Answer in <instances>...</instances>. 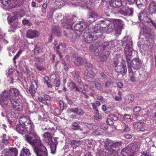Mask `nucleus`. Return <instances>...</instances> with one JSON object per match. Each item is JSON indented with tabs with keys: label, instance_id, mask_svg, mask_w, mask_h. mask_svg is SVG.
<instances>
[{
	"label": "nucleus",
	"instance_id": "nucleus-45",
	"mask_svg": "<svg viewBox=\"0 0 156 156\" xmlns=\"http://www.w3.org/2000/svg\"><path fill=\"white\" fill-rule=\"evenodd\" d=\"M107 57L106 55H101L100 57V60L101 62H103L106 61L107 59Z\"/></svg>",
	"mask_w": 156,
	"mask_h": 156
},
{
	"label": "nucleus",
	"instance_id": "nucleus-54",
	"mask_svg": "<svg viewBox=\"0 0 156 156\" xmlns=\"http://www.w3.org/2000/svg\"><path fill=\"white\" fill-rule=\"evenodd\" d=\"M107 122L108 124L109 125H112L113 124V121L111 119L108 118L107 120Z\"/></svg>",
	"mask_w": 156,
	"mask_h": 156
},
{
	"label": "nucleus",
	"instance_id": "nucleus-47",
	"mask_svg": "<svg viewBox=\"0 0 156 156\" xmlns=\"http://www.w3.org/2000/svg\"><path fill=\"white\" fill-rule=\"evenodd\" d=\"M13 69H12L11 68L9 69L8 70L6 75L8 76H11L13 73Z\"/></svg>",
	"mask_w": 156,
	"mask_h": 156
},
{
	"label": "nucleus",
	"instance_id": "nucleus-33",
	"mask_svg": "<svg viewBox=\"0 0 156 156\" xmlns=\"http://www.w3.org/2000/svg\"><path fill=\"white\" fill-rule=\"evenodd\" d=\"M9 151V149L6 148L5 149L0 156H11L12 154H11Z\"/></svg>",
	"mask_w": 156,
	"mask_h": 156
},
{
	"label": "nucleus",
	"instance_id": "nucleus-18",
	"mask_svg": "<svg viewBox=\"0 0 156 156\" xmlns=\"http://www.w3.org/2000/svg\"><path fill=\"white\" fill-rule=\"evenodd\" d=\"M144 123V122H137L133 123V126L135 129L137 131H144V130L143 125Z\"/></svg>",
	"mask_w": 156,
	"mask_h": 156
},
{
	"label": "nucleus",
	"instance_id": "nucleus-51",
	"mask_svg": "<svg viewBox=\"0 0 156 156\" xmlns=\"http://www.w3.org/2000/svg\"><path fill=\"white\" fill-rule=\"evenodd\" d=\"M92 106L93 107V109L96 112H98V108L97 107L96 105H95V103H91Z\"/></svg>",
	"mask_w": 156,
	"mask_h": 156
},
{
	"label": "nucleus",
	"instance_id": "nucleus-6",
	"mask_svg": "<svg viewBox=\"0 0 156 156\" xmlns=\"http://www.w3.org/2000/svg\"><path fill=\"white\" fill-rule=\"evenodd\" d=\"M39 144L38 146L36 145L34 149L37 156H48L46 148L41 144Z\"/></svg>",
	"mask_w": 156,
	"mask_h": 156
},
{
	"label": "nucleus",
	"instance_id": "nucleus-29",
	"mask_svg": "<svg viewBox=\"0 0 156 156\" xmlns=\"http://www.w3.org/2000/svg\"><path fill=\"white\" fill-rule=\"evenodd\" d=\"M62 45V47H63L64 48H65L66 47V44L65 43H61L60 44V43L59 44V45L58 46H57L56 47V49L57 50L56 51V53L57 54H58L59 56H60V58H62V56L61 55V52L60 51H58V49H59V46L61 45Z\"/></svg>",
	"mask_w": 156,
	"mask_h": 156
},
{
	"label": "nucleus",
	"instance_id": "nucleus-3",
	"mask_svg": "<svg viewBox=\"0 0 156 156\" xmlns=\"http://www.w3.org/2000/svg\"><path fill=\"white\" fill-rule=\"evenodd\" d=\"M29 134L25 136V138L30 145L33 147V148L36 145L38 146L39 144H41L40 138L34 130L32 128H30Z\"/></svg>",
	"mask_w": 156,
	"mask_h": 156
},
{
	"label": "nucleus",
	"instance_id": "nucleus-24",
	"mask_svg": "<svg viewBox=\"0 0 156 156\" xmlns=\"http://www.w3.org/2000/svg\"><path fill=\"white\" fill-rule=\"evenodd\" d=\"M121 154L122 156H133V153L127 147L123 148L121 151Z\"/></svg>",
	"mask_w": 156,
	"mask_h": 156
},
{
	"label": "nucleus",
	"instance_id": "nucleus-10",
	"mask_svg": "<svg viewBox=\"0 0 156 156\" xmlns=\"http://www.w3.org/2000/svg\"><path fill=\"white\" fill-rule=\"evenodd\" d=\"M101 23H100V24H98V25H101V29L103 28H106V27L109 29L110 31H111V30L114 29H115V30L116 31V26L115 25V23H114V20L113 22L109 21V20H106L105 21H101Z\"/></svg>",
	"mask_w": 156,
	"mask_h": 156
},
{
	"label": "nucleus",
	"instance_id": "nucleus-15",
	"mask_svg": "<svg viewBox=\"0 0 156 156\" xmlns=\"http://www.w3.org/2000/svg\"><path fill=\"white\" fill-rule=\"evenodd\" d=\"M114 23L116 26V33L119 34H121L122 26L123 25V22L121 20L115 19L114 20Z\"/></svg>",
	"mask_w": 156,
	"mask_h": 156
},
{
	"label": "nucleus",
	"instance_id": "nucleus-17",
	"mask_svg": "<svg viewBox=\"0 0 156 156\" xmlns=\"http://www.w3.org/2000/svg\"><path fill=\"white\" fill-rule=\"evenodd\" d=\"M127 147L133 153L138 150L139 148V143L137 142H134L129 145Z\"/></svg>",
	"mask_w": 156,
	"mask_h": 156
},
{
	"label": "nucleus",
	"instance_id": "nucleus-7",
	"mask_svg": "<svg viewBox=\"0 0 156 156\" xmlns=\"http://www.w3.org/2000/svg\"><path fill=\"white\" fill-rule=\"evenodd\" d=\"M12 107L13 109L12 110L11 112H7L5 115V116L7 118L8 120L10 122L12 121V120H14V119H16L18 117L19 115V112H15V111H17V112H20L21 111H18L14 109V107L12 105ZM5 113H4L3 112L2 113V115L4 117L5 116Z\"/></svg>",
	"mask_w": 156,
	"mask_h": 156
},
{
	"label": "nucleus",
	"instance_id": "nucleus-64",
	"mask_svg": "<svg viewBox=\"0 0 156 156\" xmlns=\"http://www.w3.org/2000/svg\"><path fill=\"white\" fill-rule=\"evenodd\" d=\"M117 86L119 88H122L123 87V85L122 83L119 82L117 83Z\"/></svg>",
	"mask_w": 156,
	"mask_h": 156
},
{
	"label": "nucleus",
	"instance_id": "nucleus-34",
	"mask_svg": "<svg viewBox=\"0 0 156 156\" xmlns=\"http://www.w3.org/2000/svg\"><path fill=\"white\" fill-rule=\"evenodd\" d=\"M55 3L57 5L58 7L65 5V2L63 0H55Z\"/></svg>",
	"mask_w": 156,
	"mask_h": 156
},
{
	"label": "nucleus",
	"instance_id": "nucleus-48",
	"mask_svg": "<svg viewBox=\"0 0 156 156\" xmlns=\"http://www.w3.org/2000/svg\"><path fill=\"white\" fill-rule=\"evenodd\" d=\"M17 13L16 12V14L14 15V16H12V18H10L9 21L10 23L12 22L13 21L16 20V19L17 17Z\"/></svg>",
	"mask_w": 156,
	"mask_h": 156
},
{
	"label": "nucleus",
	"instance_id": "nucleus-50",
	"mask_svg": "<svg viewBox=\"0 0 156 156\" xmlns=\"http://www.w3.org/2000/svg\"><path fill=\"white\" fill-rule=\"evenodd\" d=\"M111 83L109 82H107L106 83H104L102 85V87L103 89H105L106 87L109 86L110 85Z\"/></svg>",
	"mask_w": 156,
	"mask_h": 156
},
{
	"label": "nucleus",
	"instance_id": "nucleus-56",
	"mask_svg": "<svg viewBox=\"0 0 156 156\" xmlns=\"http://www.w3.org/2000/svg\"><path fill=\"white\" fill-rule=\"evenodd\" d=\"M133 71H132V72H130V73H132V76L130 77V80L131 81L133 82H134V81H136V78L133 75Z\"/></svg>",
	"mask_w": 156,
	"mask_h": 156
},
{
	"label": "nucleus",
	"instance_id": "nucleus-35",
	"mask_svg": "<svg viewBox=\"0 0 156 156\" xmlns=\"http://www.w3.org/2000/svg\"><path fill=\"white\" fill-rule=\"evenodd\" d=\"M68 87L69 89L72 90L75 88L76 85L73 82L70 81L68 84Z\"/></svg>",
	"mask_w": 156,
	"mask_h": 156
},
{
	"label": "nucleus",
	"instance_id": "nucleus-28",
	"mask_svg": "<svg viewBox=\"0 0 156 156\" xmlns=\"http://www.w3.org/2000/svg\"><path fill=\"white\" fill-rule=\"evenodd\" d=\"M115 43L114 41L105 42L103 44V48L105 49L106 48H109L113 47L115 45Z\"/></svg>",
	"mask_w": 156,
	"mask_h": 156
},
{
	"label": "nucleus",
	"instance_id": "nucleus-9",
	"mask_svg": "<svg viewBox=\"0 0 156 156\" xmlns=\"http://www.w3.org/2000/svg\"><path fill=\"white\" fill-rule=\"evenodd\" d=\"M105 148L109 152L116 151L114 150L113 148H115L121 146L120 143L119 142H116L113 143L112 141L108 140H107L105 143Z\"/></svg>",
	"mask_w": 156,
	"mask_h": 156
},
{
	"label": "nucleus",
	"instance_id": "nucleus-38",
	"mask_svg": "<svg viewBox=\"0 0 156 156\" xmlns=\"http://www.w3.org/2000/svg\"><path fill=\"white\" fill-rule=\"evenodd\" d=\"M22 151L27 156H29L31 155L29 150L26 147H23V148Z\"/></svg>",
	"mask_w": 156,
	"mask_h": 156
},
{
	"label": "nucleus",
	"instance_id": "nucleus-39",
	"mask_svg": "<svg viewBox=\"0 0 156 156\" xmlns=\"http://www.w3.org/2000/svg\"><path fill=\"white\" fill-rule=\"evenodd\" d=\"M146 0H135V2L137 5H144Z\"/></svg>",
	"mask_w": 156,
	"mask_h": 156
},
{
	"label": "nucleus",
	"instance_id": "nucleus-63",
	"mask_svg": "<svg viewBox=\"0 0 156 156\" xmlns=\"http://www.w3.org/2000/svg\"><path fill=\"white\" fill-rule=\"evenodd\" d=\"M122 98L121 96H116L115 98V99L116 101H120L122 100Z\"/></svg>",
	"mask_w": 156,
	"mask_h": 156
},
{
	"label": "nucleus",
	"instance_id": "nucleus-46",
	"mask_svg": "<svg viewBox=\"0 0 156 156\" xmlns=\"http://www.w3.org/2000/svg\"><path fill=\"white\" fill-rule=\"evenodd\" d=\"M72 128L74 130L77 129L79 128V125L76 123H73L72 125Z\"/></svg>",
	"mask_w": 156,
	"mask_h": 156
},
{
	"label": "nucleus",
	"instance_id": "nucleus-37",
	"mask_svg": "<svg viewBox=\"0 0 156 156\" xmlns=\"http://www.w3.org/2000/svg\"><path fill=\"white\" fill-rule=\"evenodd\" d=\"M68 23H67V25H64L63 23L62 24V26H64L65 28L68 29H70L72 28L73 23L70 22V20H69L67 22Z\"/></svg>",
	"mask_w": 156,
	"mask_h": 156
},
{
	"label": "nucleus",
	"instance_id": "nucleus-40",
	"mask_svg": "<svg viewBox=\"0 0 156 156\" xmlns=\"http://www.w3.org/2000/svg\"><path fill=\"white\" fill-rule=\"evenodd\" d=\"M119 115L117 114H112L110 116V117L111 119H112L113 120L116 121L118 119Z\"/></svg>",
	"mask_w": 156,
	"mask_h": 156
},
{
	"label": "nucleus",
	"instance_id": "nucleus-4",
	"mask_svg": "<svg viewBox=\"0 0 156 156\" xmlns=\"http://www.w3.org/2000/svg\"><path fill=\"white\" fill-rule=\"evenodd\" d=\"M101 25H96L94 28L92 29V31L91 33H85L84 37L85 41L87 43H90L92 41L93 39H96V38L94 37V34L97 33H99L98 35H96L95 36L98 37L101 35Z\"/></svg>",
	"mask_w": 156,
	"mask_h": 156
},
{
	"label": "nucleus",
	"instance_id": "nucleus-22",
	"mask_svg": "<svg viewBox=\"0 0 156 156\" xmlns=\"http://www.w3.org/2000/svg\"><path fill=\"white\" fill-rule=\"evenodd\" d=\"M139 19L142 22H145L147 23H149L151 21V19L145 16V15L143 13H141L138 16Z\"/></svg>",
	"mask_w": 156,
	"mask_h": 156
},
{
	"label": "nucleus",
	"instance_id": "nucleus-14",
	"mask_svg": "<svg viewBox=\"0 0 156 156\" xmlns=\"http://www.w3.org/2000/svg\"><path fill=\"white\" fill-rule=\"evenodd\" d=\"M30 127H26L25 125L17 124L16 126V131L20 133L23 134L28 133L29 131Z\"/></svg>",
	"mask_w": 156,
	"mask_h": 156
},
{
	"label": "nucleus",
	"instance_id": "nucleus-19",
	"mask_svg": "<svg viewBox=\"0 0 156 156\" xmlns=\"http://www.w3.org/2000/svg\"><path fill=\"white\" fill-rule=\"evenodd\" d=\"M39 35V33L36 30H29L27 31V37L30 39L37 37Z\"/></svg>",
	"mask_w": 156,
	"mask_h": 156
},
{
	"label": "nucleus",
	"instance_id": "nucleus-62",
	"mask_svg": "<svg viewBox=\"0 0 156 156\" xmlns=\"http://www.w3.org/2000/svg\"><path fill=\"white\" fill-rule=\"evenodd\" d=\"M20 56H19V55L16 54V55L14 57V58H13V60L14 64L16 63V59H18L19 57Z\"/></svg>",
	"mask_w": 156,
	"mask_h": 156
},
{
	"label": "nucleus",
	"instance_id": "nucleus-53",
	"mask_svg": "<svg viewBox=\"0 0 156 156\" xmlns=\"http://www.w3.org/2000/svg\"><path fill=\"white\" fill-rule=\"evenodd\" d=\"M141 156H150L149 150L144 151Z\"/></svg>",
	"mask_w": 156,
	"mask_h": 156
},
{
	"label": "nucleus",
	"instance_id": "nucleus-41",
	"mask_svg": "<svg viewBox=\"0 0 156 156\" xmlns=\"http://www.w3.org/2000/svg\"><path fill=\"white\" fill-rule=\"evenodd\" d=\"M10 3V0H2V4L5 6H8Z\"/></svg>",
	"mask_w": 156,
	"mask_h": 156
},
{
	"label": "nucleus",
	"instance_id": "nucleus-8",
	"mask_svg": "<svg viewBox=\"0 0 156 156\" xmlns=\"http://www.w3.org/2000/svg\"><path fill=\"white\" fill-rule=\"evenodd\" d=\"M8 96V93L6 91H3L0 94V105L2 107L5 108L9 104Z\"/></svg>",
	"mask_w": 156,
	"mask_h": 156
},
{
	"label": "nucleus",
	"instance_id": "nucleus-55",
	"mask_svg": "<svg viewBox=\"0 0 156 156\" xmlns=\"http://www.w3.org/2000/svg\"><path fill=\"white\" fill-rule=\"evenodd\" d=\"M47 3H45L43 4L42 7V11L43 12H44L45 11V9L47 8Z\"/></svg>",
	"mask_w": 156,
	"mask_h": 156
},
{
	"label": "nucleus",
	"instance_id": "nucleus-13",
	"mask_svg": "<svg viewBox=\"0 0 156 156\" xmlns=\"http://www.w3.org/2000/svg\"><path fill=\"white\" fill-rule=\"evenodd\" d=\"M0 140V150H2L5 147V146L8 144L9 141L11 139L10 137H6V134H3V136L1 137Z\"/></svg>",
	"mask_w": 156,
	"mask_h": 156
},
{
	"label": "nucleus",
	"instance_id": "nucleus-42",
	"mask_svg": "<svg viewBox=\"0 0 156 156\" xmlns=\"http://www.w3.org/2000/svg\"><path fill=\"white\" fill-rule=\"evenodd\" d=\"M41 51V49L39 47H38L37 46H36L35 47V48L34 49V52L36 54H37L39 53Z\"/></svg>",
	"mask_w": 156,
	"mask_h": 156
},
{
	"label": "nucleus",
	"instance_id": "nucleus-36",
	"mask_svg": "<svg viewBox=\"0 0 156 156\" xmlns=\"http://www.w3.org/2000/svg\"><path fill=\"white\" fill-rule=\"evenodd\" d=\"M92 83L94 84L96 88L99 90L101 91L103 89V88L102 86H101L100 83L98 82H92Z\"/></svg>",
	"mask_w": 156,
	"mask_h": 156
},
{
	"label": "nucleus",
	"instance_id": "nucleus-31",
	"mask_svg": "<svg viewBox=\"0 0 156 156\" xmlns=\"http://www.w3.org/2000/svg\"><path fill=\"white\" fill-rule=\"evenodd\" d=\"M9 150L11 156H17L18 151L17 149L15 148H10Z\"/></svg>",
	"mask_w": 156,
	"mask_h": 156
},
{
	"label": "nucleus",
	"instance_id": "nucleus-27",
	"mask_svg": "<svg viewBox=\"0 0 156 156\" xmlns=\"http://www.w3.org/2000/svg\"><path fill=\"white\" fill-rule=\"evenodd\" d=\"M134 100V96L131 94L126 96L125 98V102L127 104L132 103Z\"/></svg>",
	"mask_w": 156,
	"mask_h": 156
},
{
	"label": "nucleus",
	"instance_id": "nucleus-30",
	"mask_svg": "<svg viewBox=\"0 0 156 156\" xmlns=\"http://www.w3.org/2000/svg\"><path fill=\"white\" fill-rule=\"evenodd\" d=\"M123 123L124 124L123 126H124L125 128L123 130V132H126L129 131L130 130V129L129 127V124L126 121H124Z\"/></svg>",
	"mask_w": 156,
	"mask_h": 156
},
{
	"label": "nucleus",
	"instance_id": "nucleus-23",
	"mask_svg": "<svg viewBox=\"0 0 156 156\" xmlns=\"http://www.w3.org/2000/svg\"><path fill=\"white\" fill-rule=\"evenodd\" d=\"M122 0H109V4L112 7L116 8L120 6L122 4Z\"/></svg>",
	"mask_w": 156,
	"mask_h": 156
},
{
	"label": "nucleus",
	"instance_id": "nucleus-16",
	"mask_svg": "<svg viewBox=\"0 0 156 156\" xmlns=\"http://www.w3.org/2000/svg\"><path fill=\"white\" fill-rule=\"evenodd\" d=\"M88 26V24L83 22H81L80 23H76L75 26V29L80 32H82Z\"/></svg>",
	"mask_w": 156,
	"mask_h": 156
},
{
	"label": "nucleus",
	"instance_id": "nucleus-20",
	"mask_svg": "<svg viewBox=\"0 0 156 156\" xmlns=\"http://www.w3.org/2000/svg\"><path fill=\"white\" fill-rule=\"evenodd\" d=\"M20 122L25 125L26 126L30 127V128H32L33 126L30 123V120L28 119V118L24 115L22 116L20 119Z\"/></svg>",
	"mask_w": 156,
	"mask_h": 156
},
{
	"label": "nucleus",
	"instance_id": "nucleus-32",
	"mask_svg": "<svg viewBox=\"0 0 156 156\" xmlns=\"http://www.w3.org/2000/svg\"><path fill=\"white\" fill-rule=\"evenodd\" d=\"M83 61L81 57H76L74 60V63L76 65L79 66L82 64Z\"/></svg>",
	"mask_w": 156,
	"mask_h": 156
},
{
	"label": "nucleus",
	"instance_id": "nucleus-12",
	"mask_svg": "<svg viewBox=\"0 0 156 156\" xmlns=\"http://www.w3.org/2000/svg\"><path fill=\"white\" fill-rule=\"evenodd\" d=\"M115 69L117 72L124 73L126 72V66L123 64V63L118 62L117 63H115Z\"/></svg>",
	"mask_w": 156,
	"mask_h": 156
},
{
	"label": "nucleus",
	"instance_id": "nucleus-21",
	"mask_svg": "<svg viewBox=\"0 0 156 156\" xmlns=\"http://www.w3.org/2000/svg\"><path fill=\"white\" fill-rule=\"evenodd\" d=\"M156 11V3L154 2H151L148 7V12L151 15L155 14Z\"/></svg>",
	"mask_w": 156,
	"mask_h": 156
},
{
	"label": "nucleus",
	"instance_id": "nucleus-2",
	"mask_svg": "<svg viewBox=\"0 0 156 156\" xmlns=\"http://www.w3.org/2000/svg\"><path fill=\"white\" fill-rule=\"evenodd\" d=\"M9 94L10 102L14 109L22 111L23 108L22 102L23 99L19 91L15 88H11L9 90Z\"/></svg>",
	"mask_w": 156,
	"mask_h": 156
},
{
	"label": "nucleus",
	"instance_id": "nucleus-44",
	"mask_svg": "<svg viewBox=\"0 0 156 156\" xmlns=\"http://www.w3.org/2000/svg\"><path fill=\"white\" fill-rule=\"evenodd\" d=\"M16 28V25L14 26H11L9 28V31L10 32H14Z\"/></svg>",
	"mask_w": 156,
	"mask_h": 156
},
{
	"label": "nucleus",
	"instance_id": "nucleus-59",
	"mask_svg": "<svg viewBox=\"0 0 156 156\" xmlns=\"http://www.w3.org/2000/svg\"><path fill=\"white\" fill-rule=\"evenodd\" d=\"M140 108L139 107H136L134 108L133 111L134 112H137L140 111Z\"/></svg>",
	"mask_w": 156,
	"mask_h": 156
},
{
	"label": "nucleus",
	"instance_id": "nucleus-57",
	"mask_svg": "<svg viewBox=\"0 0 156 156\" xmlns=\"http://www.w3.org/2000/svg\"><path fill=\"white\" fill-rule=\"evenodd\" d=\"M83 86L84 87L85 90H82V92L83 94H85L86 90L88 88V86L87 85L85 84H83Z\"/></svg>",
	"mask_w": 156,
	"mask_h": 156
},
{
	"label": "nucleus",
	"instance_id": "nucleus-58",
	"mask_svg": "<svg viewBox=\"0 0 156 156\" xmlns=\"http://www.w3.org/2000/svg\"><path fill=\"white\" fill-rule=\"evenodd\" d=\"M77 113L78 115H81L83 114L84 112L81 109H79L77 108Z\"/></svg>",
	"mask_w": 156,
	"mask_h": 156
},
{
	"label": "nucleus",
	"instance_id": "nucleus-43",
	"mask_svg": "<svg viewBox=\"0 0 156 156\" xmlns=\"http://www.w3.org/2000/svg\"><path fill=\"white\" fill-rule=\"evenodd\" d=\"M133 10L132 9L128 8L126 10V15L128 16L132 15L133 13Z\"/></svg>",
	"mask_w": 156,
	"mask_h": 156
},
{
	"label": "nucleus",
	"instance_id": "nucleus-60",
	"mask_svg": "<svg viewBox=\"0 0 156 156\" xmlns=\"http://www.w3.org/2000/svg\"><path fill=\"white\" fill-rule=\"evenodd\" d=\"M51 79L52 80H55L56 79V75L55 74H52L50 76Z\"/></svg>",
	"mask_w": 156,
	"mask_h": 156
},
{
	"label": "nucleus",
	"instance_id": "nucleus-49",
	"mask_svg": "<svg viewBox=\"0 0 156 156\" xmlns=\"http://www.w3.org/2000/svg\"><path fill=\"white\" fill-rule=\"evenodd\" d=\"M77 108H71L69 109L68 111L69 112H72L75 113H76L77 112Z\"/></svg>",
	"mask_w": 156,
	"mask_h": 156
},
{
	"label": "nucleus",
	"instance_id": "nucleus-61",
	"mask_svg": "<svg viewBox=\"0 0 156 156\" xmlns=\"http://www.w3.org/2000/svg\"><path fill=\"white\" fill-rule=\"evenodd\" d=\"M112 154V156H119L117 151L110 152Z\"/></svg>",
	"mask_w": 156,
	"mask_h": 156
},
{
	"label": "nucleus",
	"instance_id": "nucleus-25",
	"mask_svg": "<svg viewBox=\"0 0 156 156\" xmlns=\"http://www.w3.org/2000/svg\"><path fill=\"white\" fill-rule=\"evenodd\" d=\"M37 85L36 82L34 80L32 81V85L30 86L29 92L31 95L34 94L35 92V90L37 88Z\"/></svg>",
	"mask_w": 156,
	"mask_h": 156
},
{
	"label": "nucleus",
	"instance_id": "nucleus-1",
	"mask_svg": "<svg viewBox=\"0 0 156 156\" xmlns=\"http://www.w3.org/2000/svg\"><path fill=\"white\" fill-rule=\"evenodd\" d=\"M124 47L125 54L126 60L128 64L129 71L132 72V68L134 69H139L142 64V62L138 58H135L130 62V60L132 57L133 49L132 42L131 38L128 37H125L122 44Z\"/></svg>",
	"mask_w": 156,
	"mask_h": 156
},
{
	"label": "nucleus",
	"instance_id": "nucleus-52",
	"mask_svg": "<svg viewBox=\"0 0 156 156\" xmlns=\"http://www.w3.org/2000/svg\"><path fill=\"white\" fill-rule=\"evenodd\" d=\"M94 117L97 120L101 119V116H100L99 114L98 111V112H95V113L94 115Z\"/></svg>",
	"mask_w": 156,
	"mask_h": 156
},
{
	"label": "nucleus",
	"instance_id": "nucleus-11",
	"mask_svg": "<svg viewBox=\"0 0 156 156\" xmlns=\"http://www.w3.org/2000/svg\"><path fill=\"white\" fill-rule=\"evenodd\" d=\"M141 25L140 26L141 27ZM141 31L144 34H146L147 35V37L152 38L154 36V34L153 31L150 28L147 27L145 25H144L142 24V27H141Z\"/></svg>",
	"mask_w": 156,
	"mask_h": 156
},
{
	"label": "nucleus",
	"instance_id": "nucleus-26",
	"mask_svg": "<svg viewBox=\"0 0 156 156\" xmlns=\"http://www.w3.org/2000/svg\"><path fill=\"white\" fill-rule=\"evenodd\" d=\"M98 16L97 14L95 12L92 13L89 16L88 19V21L89 23H91L98 19Z\"/></svg>",
	"mask_w": 156,
	"mask_h": 156
},
{
	"label": "nucleus",
	"instance_id": "nucleus-5",
	"mask_svg": "<svg viewBox=\"0 0 156 156\" xmlns=\"http://www.w3.org/2000/svg\"><path fill=\"white\" fill-rule=\"evenodd\" d=\"M44 140L50 145L51 153L52 154H55L56 149V145L58 143L57 141L55 140H54L53 141L52 134L48 132H46L44 133Z\"/></svg>",
	"mask_w": 156,
	"mask_h": 156
}]
</instances>
